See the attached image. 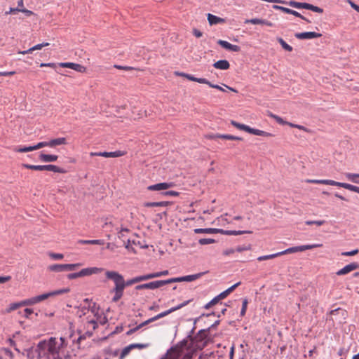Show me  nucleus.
Wrapping results in <instances>:
<instances>
[{"label":"nucleus","mask_w":359,"mask_h":359,"mask_svg":"<svg viewBox=\"0 0 359 359\" xmlns=\"http://www.w3.org/2000/svg\"><path fill=\"white\" fill-rule=\"evenodd\" d=\"M322 36L321 34L314 32H302L295 34V37L299 39H311L315 38H319Z\"/></svg>","instance_id":"obj_17"},{"label":"nucleus","mask_w":359,"mask_h":359,"mask_svg":"<svg viewBox=\"0 0 359 359\" xmlns=\"http://www.w3.org/2000/svg\"><path fill=\"white\" fill-rule=\"evenodd\" d=\"M20 12L24 13L27 16H31L34 15V13L32 11L27 10L26 8H20Z\"/></svg>","instance_id":"obj_54"},{"label":"nucleus","mask_w":359,"mask_h":359,"mask_svg":"<svg viewBox=\"0 0 359 359\" xmlns=\"http://www.w3.org/2000/svg\"><path fill=\"white\" fill-rule=\"evenodd\" d=\"M325 223L324 220H318V221H306V224L307 225H312V224H316L318 226H321Z\"/></svg>","instance_id":"obj_46"},{"label":"nucleus","mask_w":359,"mask_h":359,"mask_svg":"<svg viewBox=\"0 0 359 359\" xmlns=\"http://www.w3.org/2000/svg\"><path fill=\"white\" fill-rule=\"evenodd\" d=\"M217 43L220 45L222 48L229 50H231L233 52H239L241 50V48L238 46L231 44L228 41L224 40H219L217 41Z\"/></svg>","instance_id":"obj_19"},{"label":"nucleus","mask_w":359,"mask_h":359,"mask_svg":"<svg viewBox=\"0 0 359 359\" xmlns=\"http://www.w3.org/2000/svg\"><path fill=\"white\" fill-rule=\"evenodd\" d=\"M308 10H311L313 12H316V13H322L323 12V8L316 6H313L310 4H309V5H308Z\"/></svg>","instance_id":"obj_43"},{"label":"nucleus","mask_w":359,"mask_h":359,"mask_svg":"<svg viewBox=\"0 0 359 359\" xmlns=\"http://www.w3.org/2000/svg\"><path fill=\"white\" fill-rule=\"evenodd\" d=\"M79 243L83 244H93V245H103V240H81L79 241Z\"/></svg>","instance_id":"obj_38"},{"label":"nucleus","mask_w":359,"mask_h":359,"mask_svg":"<svg viewBox=\"0 0 359 359\" xmlns=\"http://www.w3.org/2000/svg\"><path fill=\"white\" fill-rule=\"evenodd\" d=\"M130 346H133V348H144L147 347V344H130Z\"/></svg>","instance_id":"obj_55"},{"label":"nucleus","mask_w":359,"mask_h":359,"mask_svg":"<svg viewBox=\"0 0 359 359\" xmlns=\"http://www.w3.org/2000/svg\"><path fill=\"white\" fill-rule=\"evenodd\" d=\"M11 276H0V284L4 283L11 280Z\"/></svg>","instance_id":"obj_57"},{"label":"nucleus","mask_w":359,"mask_h":359,"mask_svg":"<svg viewBox=\"0 0 359 359\" xmlns=\"http://www.w3.org/2000/svg\"><path fill=\"white\" fill-rule=\"evenodd\" d=\"M48 270L53 272L65 271L67 269V264H52L48 266Z\"/></svg>","instance_id":"obj_24"},{"label":"nucleus","mask_w":359,"mask_h":359,"mask_svg":"<svg viewBox=\"0 0 359 359\" xmlns=\"http://www.w3.org/2000/svg\"><path fill=\"white\" fill-rule=\"evenodd\" d=\"M105 277L108 280H111L114 283V287L112 290V292L114 295L112 298V301L117 302L123 294L125 290V280L123 276L117 271H106Z\"/></svg>","instance_id":"obj_3"},{"label":"nucleus","mask_w":359,"mask_h":359,"mask_svg":"<svg viewBox=\"0 0 359 359\" xmlns=\"http://www.w3.org/2000/svg\"><path fill=\"white\" fill-rule=\"evenodd\" d=\"M180 75L191 81H195V82H198L199 83H203V84L208 83V80H207L205 78H196V77L194 76L193 75L184 74V73H182Z\"/></svg>","instance_id":"obj_23"},{"label":"nucleus","mask_w":359,"mask_h":359,"mask_svg":"<svg viewBox=\"0 0 359 359\" xmlns=\"http://www.w3.org/2000/svg\"><path fill=\"white\" fill-rule=\"evenodd\" d=\"M39 159L43 162H54L57 159V156L41 154L39 155Z\"/></svg>","instance_id":"obj_27"},{"label":"nucleus","mask_w":359,"mask_h":359,"mask_svg":"<svg viewBox=\"0 0 359 359\" xmlns=\"http://www.w3.org/2000/svg\"><path fill=\"white\" fill-rule=\"evenodd\" d=\"M170 205V202L161 201V202H147L144 204V207H166Z\"/></svg>","instance_id":"obj_28"},{"label":"nucleus","mask_w":359,"mask_h":359,"mask_svg":"<svg viewBox=\"0 0 359 359\" xmlns=\"http://www.w3.org/2000/svg\"><path fill=\"white\" fill-rule=\"evenodd\" d=\"M207 85H208L210 88L217 89L220 91H222V92L225 91V89L224 88H222V86H219V85H216V84H212L209 81H208V83Z\"/></svg>","instance_id":"obj_48"},{"label":"nucleus","mask_w":359,"mask_h":359,"mask_svg":"<svg viewBox=\"0 0 359 359\" xmlns=\"http://www.w3.org/2000/svg\"><path fill=\"white\" fill-rule=\"evenodd\" d=\"M247 306H248V300L247 299H244L243 301L242 309H241V315L243 316L245 314V312H246V310H247Z\"/></svg>","instance_id":"obj_47"},{"label":"nucleus","mask_w":359,"mask_h":359,"mask_svg":"<svg viewBox=\"0 0 359 359\" xmlns=\"http://www.w3.org/2000/svg\"><path fill=\"white\" fill-rule=\"evenodd\" d=\"M175 186L174 182H161L150 185L147 187L149 191H163L172 188Z\"/></svg>","instance_id":"obj_15"},{"label":"nucleus","mask_w":359,"mask_h":359,"mask_svg":"<svg viewBox=\"0 0 359 359\" xmlns=\"http://www.w3.org/2000/svg\"><path fill=\"white\" fill-rule=\"evenodd\" d=\"M222 230L218 229L207 228V229H195L196 233H216L220 232Z\"/></svg>","instance_id":"obj_30"},{"label":"nucleus","mask_w":359,"mask_h":359,"mask_svg":"<svg viewBox=\"0 0 359 359\" xmlns=\"http://www.w3.org/2000/svg\"><path fill=\"white\" fill-rule=\"evenodd\" d=\"M147 280H149L147 274L134 277L131 279L128 280L126 282L125 281V287Z\"/></svg>","instance_id":"obj_20"},{"label":"nucleus","mask_w":359,"mask_h":359,"mask_svg":"<svg viewBox=\"0 0 359 359\" xmlns=\"http://www.w3.org/2000/svg\"><path fill=\"white\" fill-rule=\"evenodd\" d=\"M60 343L55 337H50L48 341H40L37 346L39 357H45L46 359H61L60 351L63 346L65 338L60 337Z\"/></svg>","instance_id":"obj_2"},{"label":"nucleus","mask_w":359,"mask_h":359,"mask_svg":"<svg viewBox=\"0 0 359 359\" xmlns=\"http://www.w3.org/2000/svg\"><path fill=\"white\" fill-rule=\"evenodd\" d=\"M135 289L137 290H146V289L148 290V283L138 285L135 287Z\"/></svg>","instance_id":"obj_51"},{"label":"nucleus","mask_w":359,"mask_h":359,"mask_svg":"<svg viewBox=\"0 0 359 359\" xmlns=\"http://www.w3.org/2000/svg\"><path fill=\"white\" fill-rule=\"evenodd\" d=\"M322 246H323V244H321V243L295 246V247H292V248L286 249L285 250H284V253H285V255H286V254H290V253H295L297 252H303L306 250H311L313 248H321Z\"/></svg>","instance_id":"obj_12"},{"label":"nucleus","mask_w":359,"mask_h":359,"mask_svg":"<svg viewBox=\"0 0 359 359\" xmlns=\"http://www.w3.org/2000/svg\"><path fill=\"white\" fill-rule=\"evenodd\" d=\"M40 67H53V68H55L56 67V65L54 64V63H41L40 65Z\"/></svg>","instance_id":"obj_62"},{"label":"nucleus","mask_w":359,"mask_h":359,"mask_svg":"<svg viewBox=\"0 0 359 359\" xmlns=\"http://www.w3.org/2000/svg\"><path fill=\"white\" fill-rule=\"evenodd\" d=\"M67 291V290H66V289L57 290H54L53 292H50L48 293H45V294H43L41 295L34 297L32 298H30V299L23 301L21 304H13L11 305L10 310L11 311L15 310L20 305H33V304H37L39 302H41L45 299H48V297H54L55 295L65 293Z\"/></svg>","instance_id":"obj_6"},{"label":"nucleus","mask_w":359,"mask_h":359,"mask_svg":"<svg viewBox=\"0 0 359 359\" xmlns=\"http://www.w3.org/2000/svg\"><path fill=\"white\" fill-rule=\"evenodd\" d=\"M33 313V310L31 309H25L24 310V316L29 318L31 314Z\"/></svg>","instance_id":"obj_56"},{"label":"nucleus","mask_w":359,"mask_h":359,"mask_svg":"<svg viewBox=\"0 0 359 359\" xmlns=\"http://www.w3.org/2000/svg\"><path fill=\"white\" fill-rule=\"evenodd\" d=\"M66 144V138L65 137H60L56 139H53L48 142H39L37 144L34 146H29V147H20L14 148V151L16 152H29L34 150L39 149L44 147H55L58 145L61 144Z\"/></svg>","instance_id":"obj_5"},{"label":"nucleus","mask_w":359,"mask_h":359,"mask_svg":"<svg viewBox=\"0 0 359 359\" xmlns=\"http://www.w3.org/2000/svg\"><path fill=\"white\" fill-rule=\"evenodd\" d=\"M359 250L358 249L353 250L352 251L348 252H344L341 253V255L343 256H354L358 253Z\"/></svg>","instance_id":"obj_45"},{"label":"nucleus","mask_w":359,"mask_h":359,"mask_svg":"<svg viewBox=\"0 0 359 359\" xmlns=\"http://www.w3.org/2000/svg\"><path fill=\"white\" fill-rule=\"evenodd\" d=\"M278 41L281 45L282 48L287 51L291 52L292 50V47L287 44L282 38H278Z\"/></svg>","instance_id":"obj_39"},{"label":"nucleus","mask_w":359,"mask_h":359,"mask_svg":"<svg viewBox=\"0 0 359 359\" xmlns=\"http://www.w3.org/2000/svg\"><path fill=\"white\" fill-rule=\"evenodd\" d=\"M250 233V231H228L227 232V234L228 235H241L242 233Z\"/></svg>","instance_id":"obj_53"},{"label":"nucleus","mask_w":359,"mask_h":359,"mask_svg":"<svg viewBox=\"0 0 359 359\" xmlns=\"http://www.w3.org/2000/svg\"><path fill=\"white\" fill-rule=\"evenodd\" d=\"M285 255L284 251H281V252H277V253H275V254L260 256V257H259L257 258V260L259 261V262L264 261V260H268V259H273L275 257H279V256H281V255Z\"/></svg>","instance_id":"obj_32"},{"label":"nucleus","mask_w":359,"mask_h":359,"mask_svg":"<svg viewBox=\"0 0 359 359\" xmlns=\"http://www.w3.org/2000/svg\"><path fill=\"white\" fill-rule=\"evenodd\" d=\"M48 255L50 258L53 260H60L64 258V255L62 253H54V252H48Z\"/></svg>","instance_id":"obj_40"},{"label":"nucleus","mask_w":359,"mask_h":359,"mask_svg":"<svg viewBox=\"0 0 359 359\" xmlns=\"http://www.w3.org/2000/svg\"><path fill=\"white\" fill-rule=\"evenodd\" d=\"M15 74V72H2V76H13Z\"/></svg>","instance_id":"obj_64"},{"label":"nucleus","mask_w":359,"mask_h":359,"mask_svg":"<svg viewBox=\"0 0 359 359\" xmlns=\"http://www.w3.org/2000/svg\"><path fill=\"white\" fill-rule=\"evenodd\" d=\"M48 44H49L48 43H43L37 44L27 50L20 51V52H18V53L22 54V55L32 53L34 50H41L43 47L48 46Z\"/></svg>","instance_id":"obj_26"},{"label":"nucleus","mask_w":359,"mask_h":359,"mask_svg":"<svg viewBox=\"0 0 359 359\" xmlns=\"http://www.w3.org/2000/svg\"><path fill=\"white\" fill-rule=\"evenodd\" d=\"M170 278L167 280H159L148 283V290H155L163 285L170 284Z\"/></svg>","instance_id":"obj_18"},{"label":"nucleus","mask_w":359,"mask_h":359,"mask_svg":"<svg viewBox=\"0 0 359 359\" xmlns=\"http://www.w3.org/2000/svg\"><path fill=\"white\" fill-rule=\"evenodd\" d=\"M102 271H103V269H102V268H97V267L86 268V269H83L79 272L69 273V279H75L79 277L90 276L93 273H98Z\"/></svg>","instance_id":"obj_9"},{"label":"nucleus","mask_w":359,"mask_h":359,"mask_svg":"<svg viewBox=\"0 0 359 359\" xmlns=\"http://www.w3.org/2000/svg\"><path fill=\"white\" fill-rule=\"evenodd\" d=\"M213 67L218 69L226 70L229 68V62L226 60H219L213 64Z\"/></svg>","instance_id":"obj_25"},{"label":"nucleus","mask_w":359,"mask_h":359,"mask_svg":"<svg viewBox=\"0 0 359 359\" xmlns=\"http://www.w3.org/2000/svg\"><path fill=\"white\" fill-rule=\"evenodd\" d=\"M191 302V300H187V301H185L183 303L175 306V307H172L170 308V309L167 310V311H165L163 312H161L160 313H158V315L147 320V323H152L155 320H157L161 318H163L166 316H168V314L175 311H177L182 308H183L184 306H187L189 302Z\"/></svg>","instance_id":"obj_11"},{"label":"nucleus","mask_w":359,"mask_h":359,"mask_svg":"<svg viewBox=\"0 0 359 359\" xmlns=\"http://www.w3.org/2000/svg\"><path fill=\"white\" fill-rule=\"evenodd\" d=\"M212 138H221V139H225L229 140H243L242 137L234 136L232 135H222V134H217L216 135H214L212 137Z\"/></svg>","instance_id":"obj_29"},{"label":"nucleus","mask_w":359,"mask_h":359,"mask_svg":"<svg viewBox=\"0 0 359 359\" xmlns=\"http://www.w3.org/2000/svg\"><path fill=\"white\" fill-rule=\"evenodd\" d=\"M168 274H169V271L164 270V271H159V272L148 273L147 276H148V279L150 280V279H153V278H159L161 276H168Z\"/></svg>","instance_id":"obj_31"},{"label":"nucleus","mask_w":359,"mask_h":359,"mask_svg":"<svg viewBox=\"0 0 359 359\" xmlns=\"http://www.w3.org/2000/svg\"><path fill=\"white\" fill-rule=\"evenodd\" d=\"M252 24V25H265L269 27H272L273 23L263 19H259V18H252V19H248L245 20V24Z\"/></svg>","instance_id":"obj_21"},{"label":"nucleus","mask_w":359,"mask_h":359,"mask_svg":"<svg viewBox=\"0 0 359 359\" xmlns=\"http://www.w3.org/2000/svg\"><path fill=\"white\" fill-rule=\"evenodd\" d=\"M74 309L76 311V314L78 317L81 318V322L84 323L87 327L86 332L83 335L81 334V331H79L80 335L77 339V341L79 342L84 335L87 334L89 337L92 335L93 332L97 326V321L100 317L98 316V311L95 309H89L83 306L82 308L74 307Z\"/></svg>","instance_id":"obj_1"},{"label":"nucleus","mask_w":359,"mask_h":359,"mask_svg":"<svg viewBox=\"0 0 359 359\" xmlns=\"http://www.w3.org/2000/svg\"><path fill=\"white\" fill-rule=\"evenodd\" d=\"M193 33H194V36L197 38H200L203 35L202 32L196 29H194L193 30Z\"/></svg>","instance_id":"obj_61"},{"label":"nucleus","mask_w":359,"mask_h":359,"mask_svg":"<svg viewBox=\"0 0 359 359\" xmlns=\"http://www.w3.org/2000/svg\"><path fill=\"white\" fill-rule=\"evenodd\" d=\"M128 229H121V231L118 232V238H123L125 235H124V233L125 232H128Z\"/></svg>","instance_id":"obj_58"},{"label":"nucleus","mask_w":359,"mask_h":359,"mask_svg":"<svg viewBox=\"0 0 359 359\" xmlns=\"http://www.w3.org/2000/svg\"><path fill=\"white\" fill-rule=\"evenodd\" d=\"M171 359H191L193 350L189 348V341L183 340L167 351Z\"/></svg>","instance_id":"obj_4"},{"label":"nucleus","mask_w":359,"mask_h":359,"mask_svg":"<svg viewBox=\"0 0 359 359\" xmlns=\"http://www.w3.org/2000/svg\"><path fill=\"white\" fill-rule=\"evenodd\" d=\"M306 182L310 183V184L337 186V187H342V188H344L349 191L359 194V187H356L355 185H352V184H348V183L336 182V181L332 180H307Z\"/></svg>","instance_id":"obj_7"},{"label":"nucleus","mask_w":359,"mask_h":359,"mask_svg":"<svg viewBox=\"0 0 359 359\" xmlns=\"http://www.w3.org/2000/svg\"><path fill=\"white\" fill-rule=\"evenodd\" d=\"M114 67H115V68H116L118 69H121V70H125V71H130V70L135 69L134 67H129V66L115 65Z\"/></svg>","instance_id":"obj_49"},{"label":"nucleus","mask_w":359,"mask_h":359,"mask_svg":"<svg viewBox=\"0 0 359 359\" xmlns=\"http://www.w3.org/2000/svg\"><path fill=\"white\" fill-rule=\"evenodd\" d=\"M132 349H133V346H130V345L125 347L121 353L120 359H123L126 355H128L129 354V353L130 352V351Z\"/></svg>","instance_id":"obj_41"},{"label":"nucleus","mask_w":359,"mask_h":359,"mask_svg":"<svg viewBox=\"0 0 359 359\" xmlns=\"http://www.w3.org/2000/svg\"><path fill=\"white\" fill-rule=\"evenodd\" d=\"M219 301V299L218 298V297L217 296L216 297H215L213 299H212L210 302H208L205 306V308L206 309H210L211 306H212L213 305L216 304L217 303H218Z\"/></svg>","instance_id":"obj_44"},{"label":"nucleus","mask_w":359,"mask_h":359,"mask_svg":"<svg viewBox=\"0 0 359 359\" xmlns=\"http://www.w3.org/2000/svg\"><path fill=\"white\" fill-rule=\"evenodd\" d=\"M347 180L353 182V183H359L358 178H359V174L346 172L344 174Z\"/></svg>","instance_id":"obj_36"},{"label":"nucleus","mask_w":359,"mask_h":359,"mask_svg":"<svg viewBox=\"0 0 359 359\" xmlns=\"http://www.w3.org/2000/svg\"><path fill=\"white\" fill-rule=\"evenodd\" d=\"M69 69H74L78 72H85L86 68L79 64L69 62Z\"/></svg>","instance_id":"obj_34"},{"label":"nucleus","mask_w":359,"mask_h":359,"mask_svg":"<svg viewBox=\"0 0 359 359\" xmlns=\"http://www.w3.org/2000/svg\"><path fill=\"white\" fill-rule=\"evenodd\" d=\"M163 194L165 196H178L180 195V193L175 191H167L163 193Z\"/></svg>","instance_id":"obj_50"},{"label":"nucleus","mask_w":359,"mask_h":359,"mask_svg":"<svg viewBox=\"0 0 359 359\" xmlns=\"http://www.w3.org/2000/svg\"><path fill=\"white\" fill-rule=\"evenodd\" d=\"M22 166L23 168L30 169V170H39V171L46 170V171H52L54 172H61L60 169L57 166L54 165H35L23 163L22 165Z\"/></svg>","instance_id":"obj_10"},{"label":"nucleus","mask_w":359,"mask_h":359,"mask_svg":"<svg viewBox=\"0 0 359 359\" xmlns=\"http://www.w3.org/2000/svg\"><path fill=\"white\" fill-rule=\"evenodd\" d=\"M359 268V264L357 262H352L346 265L344 267L337 271V276H344L349 273L350 272L356 270Z\"/></svg>","instance_id":"obj_16"},{"label":"nucleus","mask_w":359,"mask_h":359,"mask_svg":"<svg viewBox=\"0 0 359 359\" xmlns=\"http://www.w3.org/2000/svg\"><path fill=\"white\" fill-rule=\"evenodd\" d=\"M126 154V152L118 150L113 152H91L90 155L91 156H102L105 158H116V157H121Z\"/></svg>","instance_id":"obj_14"},{"label":"nucleus","mask_w":359,"mask_h":359,"mask_svg":"<svg viewBox=\"0 0 359 359\" xmlns=\"http://www.w3.org/2000/svg\"><path fill=\"white\" fill-rule=\"evenodd\" d=\"M149 323H147V320H145L143 323H140L139 325L136 326L135 327L129 330L126 332V334L127 335H131L133 333H135L136 331L139 330L140 328H142V327H144V326H145V325H147Z\"/></svg>","instance_id":"obj_37"},{"label":"nucleus","mask_w":359,"mask_h":359,"mask_svg":"<svg viewBox=\"0 0 359 359\" xmlns=\"http://www.w3.org/2000/svg\"><path fill=\"white\" fill-rule=\"evenodd\" d=\"M274 8H276V9H279V10L283 11L285 13L292 14V15H294L296 17L300 18L302 20H306V21H307L309 22H310L309 20H306L304 16H302L299 13H298L296 11H294V10H292V9H290V8H287L279 6H275Z\"/></svg>","instance_id":"obj_22"},{"label":"nucleus","mask_w":359,"mask_h":359,"mask_svg":"<svg viewBox=\"0 0 359 359\" xmlns=\"http://www.w3.org/2000/svg\"><path fill=\"white\" fill-rule=\"evenodd\" d=\"M241 284V282H238L236 284H234L233 285H232L231 287H230L229 288L227 289L228 292L229 293L232 292L238 285H240Z\"/></svg>","instance_id":"obj_59"},{"label":"nucleus","mask_w":359,"mask_h":359,"mask_svg":"<svg viewBox=\"0 0 359 359\" xmlns=\"http://www.w3.org/2000/svg\"><path fill=\"white\" fill-rule=\"evenodd\" d=\"M230 293L228 292L227 290L220 293L217 297L219 299V300L223 299L226 298Z\"/></svg>","instance_id":"obj_52"},{"label":"nucleus","mask_w":359,"mask_h":359,"mask_svg":"<svg viewBox=\"0 0 359 359\" xmlns=\"http://www.w3.org/2000/svg\"><path fill=\"white\" fill-rule=\"evenodd\" d=\"M205 273V272H202V273H198L192 274V275H188V276H182V277L172 278H170V283H180V282H184V281H187V282L194 281V280H196L200 278Z\"/></svg>","instance_id":"obj_13"},{"label":"nucleus","mask_w":359,"mask_h":359,"mask_svg":"<svg viewBox=\"0 0 359 359\" xmlns=\"http://www.w3.org/2000/svg\"><path fill=\"white\" fill-rule=\"evenodd\" d=\"M351 6L357 12L359 13V6L352 1H349Z\"/></svg>","instance_id":"obj_63"},{"label":"nucleus","mask_w":359,"mask_h":359,"mask_svg":"<svg viewBox=\"0 0 359 359\" xmlns=\"http://www.w3.org/2000/svg\"><path fill=\"white\" fill-rule=\"evenodd\" d=\"M231 124L232 126H233L234 127H236V128L239 129V130L245 131L247 133H249L250 134H253V135H255L263 136V137H273V135L270 133H268V132H266V131H264V130H259V129H255V128H250V126H248L247 125L238 123V122H236V121H235L233 120L231 121Z\"/></svg>","instance_id":"obj_8"},{"label":"nucleus","mask_w":359,"mask_h":359,"mask_svg":"<svg viewBox=\"0 0 359 359\" xmlns=\"http://www.w3.org/2000/svg\"><path fill=\"white\" fill-rule=\"evenodd\" d=\"M208 20L211 25H216L217 23H219V22H222L224 21L223 19H222L217 16H215L214 15H212L210 13L208 14Z\"/></svg>","instance_id":"obj_33"},{"label":"nucleus","mask_w":359,"mask_h":359,"mask_svg":"<svg viewBox=\"0 0 359 359\" xmlns=\"http://www.w3.org/2000/svg\"><path fill=\"white\" fill-rule=\"evenodd\" d=\"M16 12H20V8H10L9 11L6 12V14L15 13Z\"/></svg>","instance_id":"obj_60"},{"label":"nucleus","mask_w":359,"mask_h":359,"mask_svg":"<svg viewBox=\"0 0 359 359\" xmlns=\"http://www.w3.org/2000/svg\"><path fill=\"white\" fill-rule=\"evenodd\" d=\"M289 5L292 7L296 8H305L308 9V3H300V2H296V1H290Z\"/></svg>","instance_id":"obj_35"},{"label":"nucleus","mask_w":359,"mask_h":359,"mask_svg":"<svg viewBox=\"0 0 359 359\" xmlns=\"http://www.w3.org/2000/svg\"><path fill=\"white\" fill-rule=\"evenodd\" d=\"M215 242V241L212 238H201L199 241H198V243L201 244V245H208V244H212V243H214Z\"/></svg>","instance_id":"obj_42"}]
</instances>
